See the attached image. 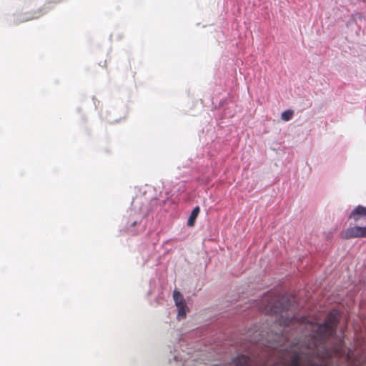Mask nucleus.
I'll return each mask as SVG.
<instances>
[{
  "label": "nucleus",
  "mask_w": 366,
  "mask_h": 366,
  "mask_svg": "<svg viewBox=\"0 0 366 366\" xmlns=\"http://www.w3.org/2000/svg\"><path fill=\"white\" fill-rule=\"evenodd\" d=\"M279 310L280 308L277 306V303L274 300L269 301L265 308V312L270 313H277Z\"/></svg>",
  "instance_id": "6"
},
{
  "label": "nucleus",
  "mask_w": 366,
  "mask_h": 366,
  "mask_svg": "<svg viewBox=\"0 0 366 366\" xmlns=\"http://www.w3.org/2000/svg\"><path fill=\"white\" fill-rule=\"evenodd\" d=\"M294 319H295V318H294V317H292V318H291V319L287 320V321L285 322V324H286V325H290V324L293 322Z\"/></svg>",
  "instance_id": "12"
},
{
  "label": "nucleus",
  "mask_w": 366,
  "mask_h": 366,
  "mask_svg": "<svg viewBox=\"0 0 366 366\" xmlns=\"http://www.w3.org/2000/svg\"><path fill=\"white\" fill-rule=\"evenodd\" d=\"M178 308V315L177 317L179 319H183L186 317V312H187V305H184L182 306L177 307Z\"/></svg>",
  "instance_id": "7"
},
{
  "label": "nucleus",
  "mask_w": 366,
  "mask_h": 366,
  "mask_svg": "<svg viewBox=\"0 0 366 366\" xmlns=\"http://www.w3.org/2000/svg\"><path fill=\"white\" fill-rule=\"evenodd\" d=\"M301 322L308 323V327L312 329L313 334L312 336L315 338L322 339L327 335H330L332 332L333 323L325 322L323 324H313L309 323L305 317H302Z\"/></svg>",
  "instance_id": "1"
},
{
  "label": "nucleus",
  "mask_w": 366,
  "mask_h": 366,
  "mask_svg": "<svg viewBox=\"0 0 366 366\" xmlns=\"http://www.w3.org/2000/svg\"><path fill=\"white\" fill-rule=\"evenodd\" d=\"M335 352H336L337 355H343V353H344V352H343V351H342V349H340V348H339V347L335 349Z\"/></svg>",
  "instance_id": "11"
},
{
  "label": "nucleus",
  "mask_w": 366,
  "mask_h": 366,
  "mask_svg": "<svg viewBox=\"0 0 366 366\" xmlns=\"http://www.w3.org/2000/svg\"><path fill=\"white\" fill-rule=\"evenodd\" d=\"M291 366H300L299 362H298V360L297 357L295 358Z\"/></svg>",
  "instance_id": "10"
},
{
  "label": "nucleus",
  "mask_w": 366,
  "mask_h": 366,
  "mask_svg": "<svg viewBox=\"0 0 366 366\" xmlns=\"http://www.w3.org/2000/svg\"><path fill=\"white\" fill-rule=\"evenodd\" d=\"M173 298L177 307L186 305L185 300L180 292L174 290L173 292Z\"/></svg>",
  "instance_id": "5"
},
{
  "label": "nucleus",
  "mask_w": 366,
  "mask_h": 366,
  "mask_svg": "<svg viewBox=\"0 0 366 366\" xmlns=\"http://www.w3.org/2000/svg\"><path fill=\"white\" fill-rule=\"evenodd\" d=\"M243 360H244V366H251L249 358L244 357Z\"/></svg>",
  "instance_id": "9"
},
{
  "label": "nucleus",
  "mask_w": 366,
  "mask_h": 366,
  "mask_svg": "<svg viewBox=\"0 0 366 366\" xmlns=\"http://www.w3.org/2000/svg\"><path fill=\"white\" fill-rule=\"evenodd\" d=\"M293 115V112L292 110H287L282 113L281 118L282 120L287 122L290 121Z\"/></svg>",
  "instance_id": "8"
},
{
  "label": "nucleus",
  "mask_w": 366,
  "mask_h": 366,
  "mask_svg": "<svg viewBox=\"0 0 366 366\" xmlns=\"http://www.w3.org/2000/svg\"><path fill=\"white\" fill-rule=\"evenodd\" d=\"M345 238L366 237V227H352L348 228L345 233Z\"/></svg>",
  "instance_id": "2"
},
{
  "label": "nucleus",
  "mask_w": 366,
  "mask_h": 366,
  "mask_svg": "<svg viewBox=\"0 0 366 366\" xmlns=\"http://www.w3.org/2000/svg\"><path fill=\"white\" fill-rule=\"evenodd\" d=\"M362 217H366V207L358 205L350 213V217L353 218L355 221Z\"/></svg>",
  "instance_id": "3"
},
{
  "label": "nucleus",
  "mask_w": 366,
  "mask_h": 366,
  "mask_svg": "<svg viewBox=\"0 0 366 366\" xmlns=\"http://www.w3.org/2000/svg\"><path fill=\"white\" fill-rule=\"evenodd\" d=\"M199 211L200 209L199 207H196L193 209L187 221V225L189 227L194 226L196 219L199 213Z\"/></svg>",
  "instance_id": "4"
}]
</instances>
